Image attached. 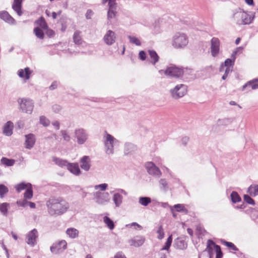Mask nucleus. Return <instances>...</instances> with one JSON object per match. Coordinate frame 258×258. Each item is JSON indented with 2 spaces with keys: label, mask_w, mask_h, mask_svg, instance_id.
<instances>
[{
  "label": "nucleus",
  "mask_w": 258,
  "mask_h": 258,
  "mask_svg": "<svg viewBox=\"0 0 258 258\" xmlns=\"http://www.w3.org/2000/svg\"><path fill=\"white\" fill-rule=\"evenodd\" d=\"M186 92V86L183 84L178 85L171 90L172 97L175 99L183 97Z\"/></svg>",
  "instance_id": "nucleus-3"
},
{
  "label": "nucleus",
  "mask_w": 258,
  "mask_h": 258,
  "mask_svg": "<svg viewBox=\"0 0 258 258\" xmlns=\"http://www.w3.org/2000/svg\"><path fill=\"white\" fill-rule=\"evenodd\" d=\"M46 34L47 35V36L49 37H53L55 35V32L51 29H49L48 28L47 29H46Z\"/></svg>",
  "instance_id": "nucleus-53"
},
{
  "label": "nucleus",
  "mask_w": 258,
  "mask_h": 258,
  "mask_svg": "<svg viewBox=\"0 0 258 258\" xmlns=\"http://www.w3.org/2000/svg\"><path fill=\"white\" fill-rule=\"evenodd\" d=\"M233 18L236 19L238 23L243 24H249L253 20L250 15L243 11L235 12L233 15Z\"/></svg>",
  "instance_id": "nucleus-2"
},
{
  "label": "nucleus",
  "mask_w": 258,
  "mask_h": 258,
  "mask_svg": "<svg viewBox=\"0 0 258 258\" xmlns=\"http://www.w3.org/2000/svg\"><path fill=\"white\" fill-rule=\"evenodd\" d=\"M92 14H93V12L91 10H88L87 12V13H86L87 18L90 19Z\"/></svg>",
  "instance_id": "nucleus-61"
},
{
  "label": "nucleus",
  "mask_w": 258,
  "mask_h": 258,
  "mask_svg": "<svg viewBox=\"0 0 258 258\" xmlns=\"http://www.w3.org/2000/svg\"><path fill=\"white\" fill-rule=\"evenodd\" d=\"M68 169L71 173L76 175H78L81 172L78 163H68Z\"/></svg>",
  "instance_id": "nucleus-17"
},
{
  "label": "nucleus",
  "mask_w": 258,
  "mask_h": 258,
  "mask_svg": "<svg viewBox=\"0 0 258 258\" xmlns=\"http://www.w3.org/2000/svg\"><path fill=\"white\" fill-rule=\"evenodd\" d=\"M76 136L79 144H83L87 139V135L83 129H78L76 131Z\"/></svg>",
  "instance_id": "nucleus-13"
},
{
  "label": "nucleus",
  "mask_w": 258,
  "mask_h": 258,
  "mask_svg": "<svg viewBox=\"0 0 258 258\" xmlns=\"http://www.w3.org/2000/svg\"><path fill=\"white\" fill-rule=\"evenodd\" d=\"M96 195L97 199V202L99 203L102 204L104 202L109 201V194L108 192H96Z\"/></svg>",
  "instance_id": "nucleus-19"
},
{
  "label": "nucleus",
  "mask_w": 258,
  "mask_h": 258,
  "mask_svg": "<svg viewBox=\"0 0 258 258\" xmlns=\"http://www.w3.org/2000/svg\"><path fill=\"white\" fill-rule=\"evenodd\" d=\"M53 161L56 164L60 166H68V163L66 160H63L58 158H53Z\"/></svg>",
  "instance_id": "nucleus-35"
},
{
  "label": "nucleus",
  "mask_w": 258,
  "mask_h": 258,
  "mask_svg": "<svg viewBox=\"0 0 258 258\" xmlns=\"http://www.w3.org/2000/svg\"><path fill=\"white\" fill-rule=\"evenodd\" d=\"M0 18L10 24L15 23V19L7 11L0 12Z\"/></svg>",
  "instance_id": "nucleus-11"
},
{
  "label": "nucleus",
  "mask_w": 258,
  "mask_h": 258,
  "mask_svg": "<svg viewBox=\"0 0 258 258\" xmlns=\"http://www.w3.org/2000/svg\"><path fill=\"white\" fill-rule=\"evenodd\" d=\"M40 122L43 125L47 126L49 124V120L44 116H41L40 117Z\"/></svg>",
  "instance_id": "nucleus-47"
},
{
  "label": "nucleus",
  "mask_w": 258,
  "mask_h": 258,
  "mask_svg": "<svg viewBox=\"0 0 258 258\" xmlns=\"http://www.w3.org/2000/svg\"><path fill=\"white\" fill-rule=\"evenodd\" d=\"M29 183L22 182L15 186L16 190L18 192H20L23 190L26 189L29 186H31Z\"/></svg>",
  "instance_id": "nucleus-26"
},
{
  "label": "nucleus",
  "mask_w": 258,
  "mask_h": 258,
  "mask_svg": "<svg viewBox=\"0 0 258 258\" xmlns=\"http://www.w3.org/2000/svg\"><path fill=\"white\" fill-rule=\"evenodd\" d=\"M27 199H24L20 200L17 202V204L19 206L25 207L28 206V202L27 201Z\"/></svg>",
  "instance_id": "nucleus-48"
},
{
  "label": "nucleus",
  "mask_w": 258,
  "mask_h": 258,
  "mask_svg": "<svg viewBox=\"0 0 258 258\" xmlns=\"http://www.w3.org/2000/svg\"><path fill=\"white\" fill-rule=\"evenodd\" d=\"M151 202L150 198L148 197H142L139 199V203L142 205L146 206Z\"/></svg>",
  "instance_id": "nucleus-39"
},
{
  "label": "nucleus",
  "mask_w": 258,
  "mask_h": 258,
  "mask_svg": "<svg viewBox=\"0 0 258 258\" xmlns=\"http://www.w3.org/2000/svg\"><path fill=\"white\" fill-rule=\"evenodd\" d=\"M248 192L251 196H255L258 195V185H251L248 189Z\"/></svg>",
  "instance_id": "nucleus-29"
},
{
  "label": "nucleus",
  "mask_w": 258,
  "mask_h": 258,
  "mask_svg": "<svg viewBox=\"0 0 258 258\" xmlns=\"http://www.w3.org/2000/svg\"><path fill=\"white\" fill-rule=\"evenodd\" d=\"M34 33L36 37L39 39H42L44 38V35L42 29L39 27H35L34 29Z\"/></svg>",
  "instance_id": "nucleus-33"
},
{
  "label": "nucleus",
  "mask_w": 258,
  "mask_h": 258,
  "mask_svg": "<svg viewBox=\"0 0 258 258\" xmlns=\"http://www.w3.org/2000/svg\"><path fill=\"white\" fill-rule=\"evenodd\" d=\"M188 40L186 36L184 34H181L175 37L173 45L175 47L181 48L187 45Z\"/></svg>",
  "instance_id": "nucleus-6"
},
{
  "label": "nucleus",
  "mask_w": 258,
  "mask_h": 258,
  "mask_svg": "<svg viewBox=\"0 0 258 258\" xmlns=\"http://www.w3.org/2000/svg\"><path fill=\"white\" fill-rule=\"evenodd\" d=\"M116 8H109L107 16L108 19H112L116 16Z\"/></svg>",
  "instance_id": "nucleus-41"
},
{
  "label": "nucleus",
  "mask_w": 258,
  "mask_h": 258,
  "mask_svg": "<svg viewBox=\"0 0 258 258\" xmlns=\"http://www.w3.org/2000/svg\"><path fill=\"white\" fill-rule=\"evenodd\" d=\"M25 146L27 149H30L33 147L35 143V138L34 135L30 134L26 135Z\"/></svg>",
  "instance_id": "nucleus-15"
},
{
  "label": "nucleus",
  "mask_w": 258,
  "mask_h": 258,
  "mask_svg": "<svg viewBox=\"0 0 258 258\" xmlns=\"http://www.w3.org/2000/svg\"><path fill=\"white\" fill-rule=\"evenodd\" d=\"M157 233L158 234L157 237L159 239H162L163 238L164 236V232L162 225L159 226Z\"/></svg>",
  "instance_id": "nucleus-45"
},
{
  "label": "nucleus",
  "mask_w": 258,
  "mask_h": 258,
  "mask_svg": "<svg viewBox=\"0 0 258 258\" xmlns=\"http://www.w3.org/2000/svg\"><path fill=\"white\" fill-rule=\"evenodd\" d=\"M81 167L86 171L89 170L90 167V161L88 156H84L80 161Z\"/></svg>",
  "instance_id": "nucleus-18"
},
{
  "label": "nucleus",
  "mask_w": 258,
  "mask_h": 258,
  "mask_svg": "<svg viewBox=\"0 0 258 258\" xmlns=\"http://www.w3.org/2000/svg\"><path fill=\"white\" fill-rule=\"evenodd\" d=\"M231 199L233 202L237 203L240 201L241 199L238 194L235 192L233 191L231 194Z\"/></svg>",
  "instance_id": "nucleus-42"
},
{
  "label": "nucleus",
  "mask_w": 258,
  "mask_h": 258,
  "mask_svg": "<svg viewBox=\"0 0 258 258\" xmlns=\"http://www.w3.org/2000/svg\"><path fill=\"white\" fill-rule=\"evenodd\" d=\"M146 168L149 174L158 177H160L162 173L158 167H157L153 162H148L146 164Z\"/></svg>",
  "instance_id": "nucleus-7"
},
{
  "label": "nucleus",
  "mask_w": 258,
  "mask_h": 258,
  "mask_svg": "<svg viewBox=\"0 0 258 258\" xmlns=\"http://www.w3.org/2000/svg\"><path fill=\"white\" fill-rule=\"evenodd\" d=\"M211 51L213 56H216L219 52L220 42L218 38L213 37L211 40Z\"/></svg>",
  "instance_id": "nucleus-8"
},
{
  "label": "nucleus",
  "mask_w": 258,
  "mask_h": 258,
  "mask_svg": "<svg viewBox=\"0 0 258 258\" xmlns=\"http://www.w3.org/2000/svg\"><path fill=\"white\" fill-rule=\"evenodd\" d=\"M18 102L20 104L21 109L23 112L31 113L33 109V105L32 100L26 99H19Z\"/></svg>",
  "instance_id": "nucleus-4"
},
{
  "label": "nucleus",
  "mask_w": 258,
  "mask_h": 258,
  "mask_svg": "<svg viewBox=\"0 0 258 258\" xmlns=\"http://www.w3.org/2000/svg\"><path fill=\"white\" fill-rule=\"evenodd\" d=\"M234 60H232L230 58L226 59L224 63H222L221 65L220 68L219 69V71L220 72H223L225 67H229L233 68L234 65Z\"/></svg>",
  "instance_id": "nucleus-23"
},
{
  "label": "nucleus",
  "mask_w": 258,
  "mask_h": 258,
  "mask_svg": "<svg viewBox=\"0 0 258 258\" xmlns=\"http://www.w3.org/2000/svg\"><path fill=\"white\" fill-rule=\"evenodd\" d=\"M182 73V70L175 66L168 67L164 72L165 75L170 77H179Z\"/></svg>",
  "instance_id": "nucleus-5"
},
{
  "label": "nucleus",
  "mask_w": 258,
  "mask_h": 258,
  "mask_svg": "<svg viewBox=\"0 0 258 258\" xmlns=\"http://www.w3.org/2000/svg\"><path fill=\"white\" fill-rule=\"evenodd\" d=\"M57 242L54 243L52 245V246L51 247L50 249L52 252H57L60 250H61L60 246V245L57 246Z\"/></svg>",
  "instance_id": "nucleus-50"
},
{
  "label": "nucleus",
  "mask_w": 258,
  "mask_h": 258,
  "mask_svg": "<svg viewBox=\"0 0 258 258\" xmlns=\"http://www.w3.org/2000/svg\"><path fill=\"white\" fill-rule=\"evenodd\" d=\"M216 246H218L212 240H208L207 241V245L206 250L210 254H211L213 252V248L216 250Z\"/></svg>",
  "instance_id": "nucleus-25"
},
{
  "label": "nucleus",
  "mask_w": 258,
  "mask_h": 258,
  "mask_svg": "<svg viewBox=\"0 0 258 258\" xmlns=\"http://www.w3.org/2000/svg\"><path fill=\"white\" fill-rule=\"evenodd\" d=\"M103 222L109 229L112 230L114 228V223L108 217L105 216L103 218Z\"/></svg>",
  "instance_id": "nucleus-31"
},
{
  "label": "nucleus",
  "mask_w": 258,
  "mask_h": 258,
  "mask_svg": "<svg viewBox=\"0 0 258 258\" xmlns=\"http://www.w3.org/2000/svg\"><path fill=\"white\" fill-rule=\"evenodd\" d=\"M145 241V238H140L139 239L137 240H131L130 241L131 245L138 247L142 245Z\"/></svg>",
  "instance_id": "nucleus-32"
},
{
  "label": "nucleus",
  "mask_w": 258,
  "mask_h": 258,
  "mask_svg": "<svg viewBox=\"0 0 258 258\" xmlns=\"http://www.w3.org/2000/svg\"><path fill=\"white\" fill-rule=\"evenodd\" d=\"M149 54L151 59V62L155 64L158 61L159 57L158 55L156 52L154 50H149Z\"/></svg>",
  "instance_id": "nucleus-27"
},
{
  "label": "nucleus",
  "mask_w": 258,
  "mask_h": 258,
  "mask_svg": "<svg viewBox=\"0 0 258 258\" xmlns=\"http://www.w3.org/2000/svg\"><path fill=\"white\" fill-rule=\"evenodd\" d=\"M48 212L51 215H61L69 208V204L61 198H51L47 202Z\"/></svg>",
  "instance_id": "nucleus-1"
},
{
  "label": "nucleus",
  "mask_w": 258,
  "mask_h": 258,
  "mask_svg": "<svg viewBox=\"0 0 258 258\" xmlns=\"http://www.w3.org/2000/svg\"><path fill=\"white\" fill-rule=\"evenodd\" d=\"M139 58L142 60H145L146 58V54L145 52L143 50L140 51L139 52Z\"/></svg>",
  "instance_id": "nucleus-56"
},
{
  "label": "nucleus",
  "mask_w": 258,
  "mask_h": 258,
  "mask_svg": "<svg viewBox=\"0 0 258 258\" xmlns=\"http://www.w3.org/2000/svg\"><path fill=\"white\" fill-rule=\"evenodd\" d=\"M28 206H29L32 209H34L36 207L35 204L31 202H28Z\"/></svg>",
  "instance_id": "nucleus-64"
},
{
  "label": "nucleus",
  "mask_w": 258,
  "mask_h": 258,
  "mask_svg": "<svg viewBox=\"0 0 258 258\" xmlns=\"http://www.w3.org/2000/svg\"><path fill=\"white\" fill-rule=\"evenodd\" d=\"M37 237V230L36 229H33L27 235V243L29 245H34L36 243Z\"/></svg>",
  "instance_id": "nucleus-9"
},
{
  "label": "nucleus",
  "mask_w": 258,
  "mask_h": 258,
  "mask_svg": "<svg viewBox=\"0 0 258 258\" xmlns=\"http://www.w3.org/2000/svg\"><path fill=\"white\" fill-rule=\"evenodd\" d=\"M9 191L8 188L4 184H0V197L3 198L5 194Z\"/></svg>",
  "instance_id": "nucleus-43"
},
{
  "label": "nucleus",
  "mask_w": 258,
  "mask_h": 258,
  "mask_svg": "<svg viewBox=\"0 0 258 258\" xmlns=\"http://www.w3.org/2000/svg\"><path fill=\"white\" fill-rule=\"evenodd\" d=\"M52 108L55 112H58L61 110L60 106L57 104L53 105Z\"/></svg>",
  "instance_id": "nucleus-58"
},
{
  "label": "nucleus",
  "mask_w": 258,
  "mask_h": 258,
  "mask_svg": "<svg viewBox=\"0 0 258 258\" xmlns=\"http://www.w3.org/2000/svg\"><path fill=\"white\" fill-rule=\"evenodd\" d=\"M116 0H102L103 4L108 3L109 8H116Z\"/></svg>",
  "instance_id": "nucleus-38"
},
{
  "label": "nucleus",
  "mask_w": 258,
  "mask_h": 258,
  "mask_svg": "<svg viewBox=\"0 0 258 258\" xmlns=\"http://www.w3.org/2000/svg\"><path fill=\"white\" fill-rule=\"evenodd\" d=\"M74 42L77 45H81L82 44L83 40L81 35V32L76 31L73 35Z\"/></svg>",
  "instance_id": "nucleus-22"
},
{
  "label": "nucleus",
  "mask_w": 258,
  "mask_h": 258,
  "mask_svg": "<svg viewBox=\"0 0 258 258\" xmlns=\"http://www.w3.org/2000/svg\"><path fill=\"white\" fill-rule=\"evenodd\" d=\"M33 195L32 185L29 186L24 194V198L27 200H30L32 198Z\"/></svg>",
  "instance_id": "nucleus-28"
},
{
  "label": "nucleus",
  "mask_w": 258,
  "mask_h": 258,
  "mask_svg": "<svg viewBox=\"0 0 258 258\" xmlns=\"http://www.w3.org/2000/svg\"><path fill=\"white\" fill-rule=\"evenodd\" d=\"M60 245L61 247V249H65L67 247V243L65 240H61L57 242V245Z\"/></svg>",
  "instance_id": "nucleus-55"
},
{
  "label": "nucleus",
  "mask_w": 258,
  "mask_h": 258,
  "mask_svg": "<svg viewBox=\"0 0 258 258\" xmlns=\"http://www.w3.org/2000/svg\"><path fill=\"white\" fill-rule=\"evenodd\" d=\"M232 70H233V68H229V67H225L224 71L223 72H224L225 73L223 75V76H222V79L225 80L227 78L229 73L230 72H231L232 71Z\"/></svg>",
  "instance_id": "nucleus-49"
},
{
  "label": "nucleus",
  "mask_w": 258,
  "mask_h": 258,
  "mask_svg": "<svg viewBox=\"0 0 258 258\" xmlns=\"http://www.w3.org/2000/svg\"><path fill=\"white\" fill-rule=\"evenodd\" d=\"M53 125L56 130H59V123L57 121H55L52 123Z\"/></svg>",
  "instance_id": "nucleus-62"
},
{
  "label": "nucleus",
  "mask_w": 258,
  "mask_h": 258,
  "mask_svg": "<svg viewBox=\"0 0 258 258\" xmlns=\"http://www.w3.org/2000/svg\"><path fill=\"white\" fill-rule=\"evenodd\" d=\"M172 241V235H170L165 243V246L162 248V250H168Z\"/></svg>",
  "instance_id": "nucleus-37"
},
{
  "label": "nucleus",
  "mask_w": 258,
  "mask_h": 258,
  "mask_svg": "<svg viewBox=\"0 0 258 258\" xmlns=\"http://www.w3.org/2000/svg\"><path fill=\"white\" fill-rule=\"evenodd\" d=\"M128 38L131 43L135 44L136 45L140 46L141 43L140 40L136 37L128 36Z\"/></svg>",
  "instance_id": "nucleus-46"
},
{
  "label": "nucleus",
  "mask_w": 258,
  "mask_h": 258,
  "mask_svg": "<svg viewBox=\"0 0 258 258\" xmlns=\"http://www.w3.org/2000/svg\"><path fill=\"white\" fill-rule=\"evenodd\" d=\"M32 72L29 68H26L24 70L21 69L18 71V75L20 77L25 80L29 79Z\"/></svg>",
  "instance_id": "nucleus-16"
},
{
  "label": "nucleus",
  "mask_w": 258,
  "mask_h": 258,
  "mask_svg": "<svg viewBox=\"0 0 258 258\" xmlns=\"http://www.w3.org/2000/svg\"><path fill=\"white\" fill-rule=\"evenodd\" d=\"M160 183L164 187H165L167 186L166 181L163 179L160 180Z\"/></svg>",
  "instance_id": "nucleus-63"
},
{
  "label": "nucleus",
  "mask_w": 258,
  "mask_h": 258,
  "mask_svg": "<svg viewBox=\"0 0 258 258\" xmlns=\"http://www.w3.org/2000/svg\"><path fill=\"white\" fill-rule=\"evenodd\" d=\"M115 38L114 32L109 30L104 36V41L107 45H111L115 42Z\"/></svg>",
  "instance_id": "nucleus-10"
},
{
  "label": "nucleus",
  "mask_w": 258,
  "mask_h": 258,
  "mask_svg": "<svg viewBox=\"0 0 258 258\" xmlns=\"http://www.w3.org/2000/svg\"><path fill=\"white\" fill-rule=\"evenodd\" d=\"M61 13V11H59L58 13H55V12H52V17L53 19H56L58 15H60Z\"/></svg>",
  "instance_id": "nucleus-60"
},
{
  "label": "nucleus",
  "mask_w": 258,
  "mask_h": 258,
  "mask_svg": "<svg viewBox=\"0 0 258 258\" xmlns=\"http://www.w3.org/2000/svg\"><path fill=\"white\" fill-rule=\"evenodd\" d=\"M215 251L216 252V258H222V257L223 256V253L222 252L220 246L219 245L216 246Z\"/></svg>",
  "instance_id": "nucleus-52"
},
{
  "label": "nucleus",
  "mask_w": 258,
  "mask_h": 258,
  "mask_svg": "<svg viewBox=\"0 0 258 258\" xmlns=\"http://www.w3.org/2000/svg\"><path fill=\"white\" fill-rule=\"evenodd\" d=\"M1 161L2 164L7 166H13L15 163L14 160L8 159L6 157L2 158Z\"/></svg>",
  "instance_id": "nucleus-34"
},
{
  "label": "nucleus",
  "mask_w": 258,
  "mask_h": 258,
  "mask_svg": "<svg viewBox=\"0 0 258 258\" xmlns=\"http://www.w3.org/2000/svg\"><path fill=\"white\" fill-rule=\"evenodd\" d=\"M173 207L177 212H182L184 213L185 214H187L188 213V211L185 208V206L182 204H176Z\"/></svg>",
  "instance_id": "nucleus-30"
},
{
  "label": "nucleus",
  "mask_w": 258,
  "mask_h": 258,
  "mask_svg": "<svg viewBox=\"0 0 258 258\" xmlns=\"http://www.w3.org/2000/svg\"><path fill=\"white\" fill-rule=\"evenodd\" d=\"M14 124L12 122L9 121L3 126V134L7 136H10L13 134Z\"/></svg>",
  "instance_id": "nucleus-14"
},
{
  "label": "nucleus",
  "mask_w": 258,
  "mask_h": 258,
  "mask_svg": "<svg viewBox=\"0 0 258 258\" xmlns=\"http://www.w3.org/2000/svg\"><path fill=\"white\" fill-rule=\"evenodd\" d=\"M9 204L7 203H3L0 205V211L4 214L6 215L8 212V208Z\"/></svg>",
  "instance_id": "nucleus-44"
},
{
  "label": "nucleus",
  "mask_w": 258,
  "mask_h": 258,
  "mask_svg": "<svg viewBox=\"0 0 258 258\" xmlns=\"http://www.w3.org/2000/svg\"><path fill=\"white\" fill-rule=\"evenodd\" d=\"M114 138L111 135L109 134H107L106 135V141L105 142L106 146H108V143L110 144V146L111 147L109 149V147H108L107 152L108 153H113V144L114 142Z\"/></svg>",
  "instance_id": "nucleus-20"
},
{
  "label": "nucleus",
  "mask_w": 258,
  "mask_h": 258,
  "mask_svg": "<svg viewBox=\"0 0 258 258\" xmlns=\"http://www.w3.org/2000/svg\"><path fill=\"white\" fill-rule=\"evenodd\" d=\"M35 23L42 29L45 30L46 29L48 28L47 24L45 19L43 17H41L38 20H37L35 22Z\"/></svg>",
  "instance_id": "nucleus-21"
},
{
  "label": "nucleus",
  "mask_w": 258,
  "mask_h": 258,
  "mask_svg": "<svg viewBox=\"0 0 258 258\" xmlns=\"http://www.w3.org/2000/svg\"><path fill=\"white\" fill-rule=\"evenodd\" d=\"M23 1V0H14L12 4L13 9L19 16H21L23 14L22 10Z\"/></svg>",
  "instance_id": "nucleus-12"
},
{
  "label": "nucleus",
  "mask_w": 258,
  "mask_h": 258,
  "mask_svg": "<svg viewBox=\"0 0 258 258\" xmlns=\"http://www.w3.org/2000/svg\"><path fill=\"white\" fill-rule=\"evenodd\" d=\"M222 243L233 250H234V251L238 250V249L236 247V246L233 243H232L231 242H228V241L223 240V241H222Z\"/></svg>",
  "instance_id": "nucleus-36"
},
{
  "label": "nucleus",
  "mask_w": 258,
  "mask_h": 258,
  "mask_svg": "<svg viewBox=\"0 0 258 258\" xmlns=\"http://www.w3.org/2000/svg\"><path fill=\"white\" fill-rule=\"evenodd\" d=\"M114 258H126V257L122 252H118L115 254Z\"/></svg>",
  "instance_id": "nucleus-59"
},
{
  "label": "nucleus",
  "mask_w": 258,
  "mask_h": 258,
  "mask_svg": "<svg viewBox=\"0 0 258 258\" xmlns=\"http://www.w3.org/2000/svg\"><path fill=\"white\" fill-rule=\"evenodd\" d=\"M61 135L62 136V137L64 139V140L65 141H69L70 139V136L67 134V133H66V131H62L61 132Z\"/></svg>",
  "instance_id": "nucleus-57"
},
{
  "label": "nucleus",
  "mask_w": 258,
  "mask_h": 258,
  "mask_svg": "<svg viewBox=\"0 0 258 258\" xmlns=\"http://www.w3.org/2000/svg\"><path fill=\"white\" fill-rule=\"evenodd\" d=\"M67 235L72 238H75L79 236V231L74 228H68L66 231Z\"/></svg>",
  "instance_id": "nucleus-24"
},
{
  "label": "nucleus",
  "mask_w": 258,
  "mask_h": 258,
  "mask_svg": "<svg viewBox=\"0 0 258 258\" xmlns=\"http://www.w3.org/2000/svg\"><path fill=\"white\" fill-rule=\"evenodd\" d=\"M108 186L107 184L103 183L99 185H97L95 186V189H98V188H100L101 190H105Z\"/></svg>",
  "instance_id": "nucleus-54"
},
{
  "label": "nucleus",
  "mask_w": 258,
  "mask_h": 258,
  "mask_svg": "<svg viewBox=\"0 0 258 258\" xmlns=\"http://www.w3.org/2000/svg\"><path fill=\"white\" fill-rule=\"evenodd\" d=\"M113 201L116 206H119L122 202V197L119 194H116L114 195Z\"/></svg>",
  "instance_id": "nucleus-40"
},
{
  "label": "nucleus",
  "mask_w": 258,
  "mask_h": 258,
  "mask_svg": "<svg viewBox=\"0 0 258 258\" xmlns=\"http://www.w3.org/2000/svg\"><path fill=\"white\" fill-rule=\"evenodd\" d=\"M243 199L244 201L247 203L252 205H254V200L252 198H251L249 196L246 195H244L243 197Z\"/></svg>",
  "instance_id": "nucleus-51"
}]
</instances>
